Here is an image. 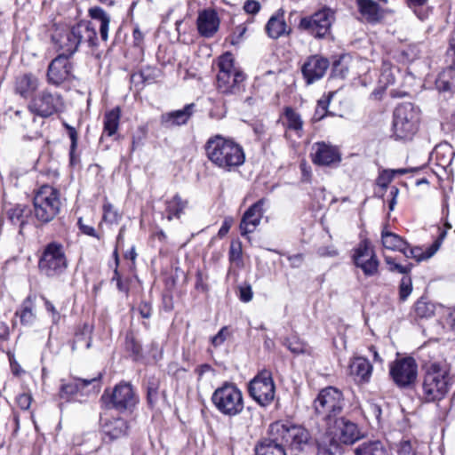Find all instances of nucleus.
<instances>
[{
	"mask_svg": "<svg viewBox=\"0 0 455 455\" xmlns=\"http://www.w3.org/2000/svg\"><path fill=\"white\" fill-rule=\"evenodd\" d=\"M420 399L424 403H436L443 400L452 385L450 365L445 362H429L424 366Z\"/></svg>",
	"mask_w": 455,
	"mask_h": 455,
	"instance_id": "obj_1",
	"label": "nucleus"
},
{
	"mask_svg": "<svg viewBox=\"0 0 455 455\" xmlns=\"http://www.w3.org/2000/svg\"><path fill=\"white\" fill-rule=\"evenodd\" d=\"M208 159L217 167L225 171L242 165L245 160L243 148L231 140L220 135L211 137L205 146Z\"/></svg>",
	"mask_w": 455,
	"mask_h": 455,
	"instance_id": "obj_2",
	"label": "nucleus"
},
{
	"mask_svg": "<svg viewBox=\"0 0 455 455\" xmlns=\"http://www.w3.org/2000/svg\"><path fill=\"white\" fill-rule=\"evenodd\" d=\"M363 436V435L355 422L340 417L327 424L326 433L320 436L316 442L319 450L331 454V449L337 448L339 443L353 444Z\"/></svg>",
	"mask_w": 455,
	"mask_h": 455,
	"instance_id": "obj_3",
	"label": "nucleus"
},
{
	"mask_svg": "<svg viewBox=\"0 0 455 455\" xmlns=\"http://www.w3.org/2000/svg\"><path fill=\"white\" fill-rule=\"evenodd\" d=\"M219 71L217 74V89L226 95L238 94L243 90L245 75L235 66V61L230 52L221 55L218 61Z\"/></svg>",
	"mask_w": 455,
	"mask_h": 455,
	"instance_id": "obj_4",
	"label": "nucleus"
},
{
	"mask_svg": "<svg viewBox=\"0 0 455 455\" xmlns=\"http://www.w3.org/2000/svg\"><path fill=\"white\" fill-rule=\"evenodd\" d=\"M34 216L41 224L53 220L60 212V194L55 188L44 185L35 193L33 198Z\"/></svg>",
	"mask_w": 455,
	"mask_h": 455,
	"instance_id": "obj_5",
	"label": "nucleus"
},
{
	"mask_svg": "<svg viewBox=\"0 0 455 455\" xmlns=\"http://www.w3.org/2000/svg\"><path fill=\"white\" fill-rule=\"evenodd\" d=\"M212 402L221 414L228 417L240 414L244 408L242 391L235 384L228 381L214 390Z\"/></svg>",
	"mask_w": 455,
	"mask_h": 455,
	"instance_id": "obj_6",
	"label": "nucleus"
},
{
	"mask_svg": "<svg viewBox=\"0 0 455 455\" xmlns=\"http://www.w3.org/2000/svg\"><path fill=\"white\" fill-rule=\"evenodd\" d=\"M344 397L340 390L333 387L322 389L314 400V408L318 415L323 416L326 425L332 422L344 408Z\"/></svg>",
	"mask_w": 455,
	"mask_h": 455,
	"instance_id": "obj_7",
	"label": "nucleus"
},
{
	"mask_svg": "<svg viewBox=\"0 0 455 455\" xmlns=\"http://www.w3.org/2000/svg\"><path fill=\"white\" fill-rule=\"evenodd\" d=\"M334 20L335 12L330 7L323 6L311 15L302 17L298 28L315 38L323 39L331 34Z\"/></svg>",
	"mask_w": 455,
	"mask_h": 455,
	"instance_id": "obj_8",
	"label": "nucleus"
},
{
	"mask_svg": "<svg viewBox=\"0 0 455 455\" xmlns=\"http://www.w3.org/2000/svg\"><path fill=\"white\" fill-rule=\"evenodd\" d=\"M32 216V210L27 204L6 203L3 206L0 226L3 229L18 230L24 236L25 227Z\"/></svg>",
	"mask_w": 455,
	"mask_h": 455,
	"instance_id": "obj_9",
	"label": "nucleus"
},
{
	"mask_svg": "<svg viewBox=\"0 0 455 455\" xmlns=\"http://www.w3.org/2000/svg\"><path fill=\"white\" fill-rule=\"evenodd\" d=\"M68 267L63 246L58 243L46 245L38 262L40 272L48 277L62 274Z\"/></svg>",
	"mask_w": 455,
	"mask_h": 455,
	"instance_id": "obj_10",
	"label": "nucleus"
},
{
	"mask_svg": "<svg viewBox=\"0 0 455 455\" xmlns=\"http://www.w3.org/2000/svg\"><path fill=\"white\" fill-rule=\"evenodd\" d=\"M271 432L279 436L283 447H289L291 455H299L309 440V433L299 426H285L278 423L271 425Z\"/></svg>",
	"mask_w": 455,
	"mask_h": 455,
	"instance_id": "obj_11",
	"label": "nucleus"
},
{
	"mask_svg": "<svg viewBox=\"0 0 455 455\" xmlns=\"http://www.w3.org/2000/svg\"><path fill=\"white\" fill-rule=\"evenodd\" d=\"M101 401L108 409H115L120 412L132 410L138 402V397L130 383L116 385L111 393L106 390Z\"/></svg>",
	"mask_w": 455,
	"mask_h": 455,
	"instance_id": "obj_12",
	"label": "nucleus"
},
{
	"mask_svg": "<svg viewBox=\"0 0 455 455\" xmlns=\"http://www.w3.org/2000/svg\"><path fill=\"white\" fill-rule=\"evenodd\" d=\"M248 391L259 405H268L274 400L275 393L271 373L268 371H260L250 381Z\"/></svg>",
	"mask_w": 455,
	"mask_h": 455,
	"instance_id": "obj_13",
	"label": "nucleus"
},
{
	"mask_svg": "<svg viewBox=\"0 0 455 455\" xmlns=\"http://www.w3.org/2000/svg\"><path fill=\"white\" fill-rule=\"evenodd\" d=\"M353 259L366 276H373L379 271V261L368 240L362 241L355 249Z\"/></svg>",
	"mask_w": 455,
	"mask_h": 455,
	"instance_id": "obj_14",
	"label": "nucleus"
},
{
	"mask_svg": "<svg viewBox=\"0 0 455 455\" xmlns=\"http://www.w3.org/2000/svg\"><path fill=\"white\" fill-rule=\"evenodd\" d=\"M418 375V365L412 357H405L395 361L390 365V376L399 387H407L412 384Z\"/></svg>",
	"mask_w": 455,
	"mask_h": 455,
	"instance_id": "obj_15",
	"label": "nucleus"
},
{
	"mask_svg": "<svg viewBox=\"0 0 455 455\" xmlns=\"http://www.w3.org/2000/svg\"><path fill=\"white\" fill-rule=\"evenodd\" d=\"M65 54H59L49 64L47 69L48 83L60 86L67 81L75 78L73 64Z\"/></svg>",
	"mask_w": 455,
	"mask_h": 455,
	"instance_id": "obj_16",
	"label": "nucleus"
},
{
	"mask_svg": "<svg viewBox=\"0 0 455 455\" xmlns=\"http://www.w3.org/2000/svg\"><path fill=\"white\" fill-rule=\"evenodd\" d=\"M52 41L55 47L62 52L60 54L71 57L79 46L75 25L71 28L66 26L55 27L52 34Z\"/></svg>",
	"mask_w": 455,
	"mask_h": 455,
	"instance_id": "obj_17",
	"label": "nucleus"
},
{
	"mask_svg": "<svg viewBox=\"0 0 455 455\" xmlns=\"http://www.w3.org/2000/svg\"><path fill=\"white\" fill-rule=\"evenodd\" d=\"M311 158L319 166H337L342 159L338 147L323 141L312 146Z\"/></svg>",
	"mask_w": 455,
	"mask_h": 455,
	"instance_id": "obj_18",
	"label": "nucleus"
},
{
	"mask_svg": "<svg viewBox=\"0 0 455 455\" xmlns=\"http://www.w3.org/2000/svg\"><path fill=\"white\" fill-rule=\"evenodd\" d=\"M330 67L328 59L321 55L309 56L301 67V73L307 84L322 79Z\"/></svg>",
	"mask_w": 455,
	"mask_h": 455,
	"instance_id": "obj_19",
	"label": "nucleus"
},
{
	"mask_svg": "<svg viewBox=\"0 0 455 455\" xmlns=\"http://www.w3.org/2000/svg\"><path fill=\"white\" fill-rule=\"evenodd\" d=\"M417 116H395L393 121V136L395 140H411L419 129Z\"/></svg>",
	"mask_w": 455,
	"mask_h": 455,
	"instance_id": "obj_20",
	"label": "nucleus"
},
{
	"mask_svg": "<svg viewBox=\"0 0 455 455\" xmlns=\"http://www.w3.org/2000/svg\"><path fill=\"white\" fill-rule=\"evenodd\" d=\"M36 110L34 114H60L63 111L64 102L58 93L43 92L34 102Z\"/></svg>",
	"mask_w": 455,
	"mask_h": 455,
	"instance_id": "obj_21",
	"label": "nucleus"
},
{
	"mask_svg": "<svg viewBox=\"0 0 455 455\" xmlns=\"http://www.w3.org/2000/svg\"><path fill=\"white\" fill-rule=\"evenodd\" d=\"M264 200L260 199L253 204L243 215L240 222V232L243 236L252 233L259 225L263 216Z\"/></svg>",
	"mask_w": 455,
	"mask_h": 455,
	"instance_id": "obj_22",
	"label": "nucleus"
},
{
	"mask_svg": "<svg viewBox=\"0 0 455 455\" xmlns=\"http://www.w3.org/2000/svg\"><path fill=\"white\" fill-rule=\"evenodd\" d=\"M196 24L201 36L204 37L212 36L220 26V20L216 11L213 9H204L200 12Z\"/></svg>",
	"mask_w": 455,
	"mask_h": 455,
	"instance_id": "obj_23",
	"label": "nucleus"
},
{
	"mask_svg": "<svg viewBox=\"0 0 455 455\" xmlns=\"http://www.w3.org/2000/svg\"><path fill=\"white\" fill-rule=\"evenodd\" d=\"M100 379L101 373H99L96 377L90 379H76L74 382L62 384L60 389V397L66 402H69L79 391L92 384H93V388L96 387L95 383H97V387H99V382Z\"/></svg>",
	"mask_w": 455,
	"mask_h": 455,
	"instance_id": "obj_24",
	"label": "nucleus"
},
{
	"mask_svg": "<svg viewBox=\"0 0 455 455\" xmlns=\"http://www.w3.org/2000/svg\"><path fill=\"white\" fill-rule=\"evenodd\" d=\"M265 30L267 36L273 39L291 34V29L284 20L283 10H278L275 14L270 17L266 24Z\"/></svg>",
	"mask_w": 455,
	"mask_h": 455,
	"instance_id": "obj_25",
	"label": "nucleus"
},
{
	"mask_svg": "<svg viewBox=\"0 0 455 455\" xmlns=\"http://www.w3.org/2000/svg\"><path fill=\"white\" fill-rule=\"evenodd\" d=\"M77 40L80 44H87L93 48L98 45V36L95 28L90 21H81L75 25Z\"/></svg>",
	"mask_w": 455,
	"mask_h": 455,
	"instance_id": "obj_26",
	"label": "nucleus"
},
{
	"mask_svg": "<svg viewBox=\"0 0 455 455\" xmlns=\"http://www.w3.org/2000/svg\"><path fill=\"white\" fill-rule=\"evenodd\" d=\"M356 5L359 12L369 23H378L383 18L381 8L374 0H356Z\"/></svg>",
	"mask_w": 455,
	"mask_h": 455,
	"instance_id": "obj_27",
	"label": "nucleus"
},
{
	"mask_svg": "<svg viewBox=\"0 0 455 455\" xmlns=\"http://www.w3.org/2000/svg\"><path fill=\"white\" fill-rule=\"evenodd\" d=\"M350 374L357 382H368L371 376L372 366L364 357H355L349 365Z\"/></svg>",
	"mask_w": 455,
	"mask_h": 455,
	"instance_id": "obj_28",
	"label": "nucleus"
},
{
	"mask_svg": "<svg viewBox=\"0 0 455 455\" xmlns=\"http://www.w3.org/2000/svg\"><path fill=\"white\" fill-rule=\"evenodd\" d=\"M88 15L92 20L100 22V36L104 42L108 39V30L110 24L109 14L100 6H92L88 10Z\"/></svg>",
	"mask_w": 455,
	"mask_h": 455,
	"instance_id": "obj_29",
	"label": "nucleus"
},
{
	"mask_svg": "<svg viewBox=\"0 0 455 455\" xmlns=\"http://www.w3.org/2000/svg\"><path fill=\"white\" fill-rule=\"evenodd\" d=\"M38 80L32 74H23L16 78L15 91L23 98L30 97L37 89Z\"/></svg>",
	"mask_w": 455,
	"mask_h": 455,
	"instance_id": "obj_30",
	"label": "nucleus"
},
{
	"mask_svg": "<svg viewBox=\"0 0 455 455\" xmlns=\"http://www.w3.org/2000/svg\"><path fill=\"white\" fill-rule=\"evenodd\" d=\"M127 422L121 418L112 419L106 421L102 426L104 435L109 441L124 436L127 433Z\"/></svg>",
	"mask_w": 455,
	"mask_h": 455,
	"instance_id": "obj_31",
	"label": "nucleus"
},
{
	"mask_svg": "<svg viewBox=\"0 0 455 455\" xmlns=\"http://www.w3.org/2000/svg\"><path fill=\"white\" fill-rule=\"evenodd\" d=\"M276 435L275 439H264L255 448L256 455H287L283 443Z\"/></svg>",
	"mask_w": 455,
	"mask_h": 455,
	"instance_id": "obj_32",
	"label": "nucleus"
},
{
	"mask_svg": "<svg viewBox=\"0 0 455 455\" xmlns=\"http://www.w3.org/2000/svg\"><path fill=\"white\" fill-rule=\"evenodd\" d=\"M446 231H442L438 238L426 250L423 251L420 247H411L410 253L411 259H415L417 261H421L431 258L440 248L443 240L446 236Z\"/></svg>",
	"mask_w": 455,
	"mask_h": 455,
	"instance_id": "obj_33",
	"label": "nucleus"
},
{
	"mask_svg": "<svg viewBox=\"0 0 455 455\" xmlns=\"http://www.w3.org/2000/svg\"><path fill=\"white\" fill-rule=\"evenodd\" d=\"M35 295H28L22 302L20 312L16 315L20 316V322L25 325H31L36 320L35 313Z\"/></svg>",
	"mask_w": 455,
	"mask_h": 455,
	"instance_id": "obj_34",
	"label": "nucleus"
},
{
	"mask_svg": "<svg viewBox=\"0 0 455 455\" xmlns=\"http://www.w3.org/2000/svg\"><path fill=\"white\" fill-rule=\"evenodd\" d=\"M188 202L183 200L181 196L176 194L172 199L166 201L167 220H172L173 218L180 219L185 209L188 207Z\"/></svg>",
	"mask_w": 455,
	"mask_h": 455,
	"instance_id": "obj_35",
	"label": "nucleus"
},
{
	"mask_svg": "<svg viewBox=\"0 0 455 455\" xmlns=\"http://www.w3.org/2000/svg\"><path fill=\"white\" fill-rule=\"evenodd\" d=\"M355 455H389L380 441H368L358 445L355 451Z\"/></svg>",
	"mask_w": 455,
	"mask_h": 455,
	"instance_id": "obj_36",
	"label": "nucleus"
},
{
	"mask_svg": "<svg viewBox=\"0 0 455 455\" xmlns=\"http://www.w3.org/2000/svg\"><path fill=\"white\" fill-rule=\"evenodd\" d=\"M381 238L382 244L386 249L392 251L403 250L405 241L399 235L391 232L383 231Z\"/></svg>",
	"mask_w": 455,
	"mask_h": 455,
	"instance_id": "obj_37",
	"label": "nucleus"
},
{
	"mask_svg": "<svg viewBox=\"0 0 455 455\" xmlns=\"http://www.w3.org/2000/svg\"><path fill=\"white\" fill-rule=\"evenodd\" d=\"M285 346L292 354L300 355L308 353L307 345L298 337L285 338L283 341Z\"/></svg>",
	"mask_w": 455,
	"mask_h": 455,
	"instance_id": "obj_38",
	"label": "nucleus"
},
{
	"mask_svg": "<svg viewBox=\"0 0 455 455\" xmlns=\"http://www.w3.org/2000/svg\"><path fill=\"white\" fill-rule=\"evenodd\" d=\"M337 92H330L328 94L323 95L316 104L315 114H335L333 109H330Z\"/></svg>",
	"mask_w": 455,
	"mask_h": 455,
	"instance_id": "obj_39",
	"label": "nucleus"
},
{
	"mask_svg": "<svg viewBox=\"0 0 455 455\" xmlns=\"http://www.w3.org/2000/svg\"><path fill=\"white\" fill-rule=\"evenodd\" d=\"M414 312L418 317L429 318L435 313V305L420 298L414 305Z\"/></svg>",
	"mask_w": 455,
	"mask_h": 455,
	"instance_id": "obj_40",
	"label": "nucleus"
},
{
	"mask_svg": "<svg viewBox=\"0 0 455 455\" xmlns=\"http://www.w3.org/2000/svg\"><path fill=\"white\" fill-rule=\"evenodd\" d=\"M63 125L68 130V136L71 140L70 150H69V161H70V164L74 165L78 162V159H79L78 156L76 155V150L77 148V141H78V135H77V132H76V130L75 129V127L69 125L66 122H63Z\"/></svg>",
	"mask_w": 455,
	"mask_h": 455,
	"instance_id": "obj_41",
	"label": "nucleus"
},
{
	"mask_svg": "<svg viewBox=\"0 0 455 455\" xmlns=\"http://www.w3.org/2000/svg\"><path fill=\"white\" fill-rule=\"evenodd\" d=\"M411 170L409 169H396V170H386L384 171L377 179V184L386 188L388 184L392 181L395 173L398 174H405L408 173Z\"/></svg>",
	"mask_w": 455,
	"mask_h": 455,
	"instance_id": "obj_42",
	"label": "nucleus"
},
{
	"mask_svg": "<svg viewBox=\"0 0 455 455\" xmlns=\"http://www.w3.org/2000/svg\"><path fill=\"white\" fill-rule=\"evenodd\" d=\"M121 214L118 212L116 209L114 208V206L106 202L103 204V220L114 224L118 223V221L121 220Z\"/></svg>",
	"mask_w": 455,
	"mask_h": 455,
	"instance_id": "obj_43",
	"label": "nucleus"
},
{
	"mask_svg": "<svg viewBox=\"0 0 455 455\" xmlns=\"http://www.w3.org/2000/svg\"><path fill=\"white\" fill-rule=\"evenodd\" d=\"M189 116H162V124L165 128H174L186 124Z\"/></svg>",
	"mask_w": 455,
	"mask_h": 455,
	"instance_id": "obj_44",
	"label": "nucleus"
},
{
	"mask_svg": "<svg viewBox=\"0 0 455 455\" xmlns=\"http://www.w3.org/2000/svg\"><path fill=\"white\" fill-rule=\"evenodd\" d=\"M125 347L126 349L132 354L134 360H138L141 357L142 347L132 334L126 335Z\"/></svg>",
	"mask_w": 455,
	"mask_h": 455,
	"instance_id": "obj_45",
	"label": "nucleus"
},
{
	"mask_svg": "<svg viewBox=\"0 0 455 455\" xmlns=\"http://www.w3.org/2000/svg\"><path fill=\"white\" fill-rule=\"evenodd\" d=\"M412 291V281L409 275H403L399 284V299L405 301Z\"/></svg>",
	"mask_w": 455,
	"mask_h": 455,
	"instance_id": "obj_46",
	"label": "nucleus"
},
{
	"mask_svg": "<svg viewBox=\"0 0 455 455\" xmlns=\"http://www.w3.org/2000/svg\"><path fill=\"white\" fill-rule=\"evenodd\" d=\"M385 262L387 263V265H388L390 271L398 272L400 274H403L404 275H408L412 268L411 263H408L406 265H401L399 263H396L395 261V259H393L392 257H388V256L385 257Z\"/></svg>",
	"mask_w": 455,
	"mask_h": 455,
	"instance_id": "obj_47",
	"label": "nucleus"
},
{
	"mask_svg": "<svg viewBox=\"0 0 455 455\" xmlns=\"http://www.w3.org/2000/svg\"><path fill=\"white\" fill-rule=\"evenodd\" d=\"M348 73V68L344 63V58L336 60L331 68V76L338 78H345Z\"/></svg>",
	"mask_w": 455,
	"mask_h": 455,
	"instance_id": "obj_48",
	"label": "nucleus"
},
{
	"mask_svg": "<svg viewBox=\"0 0 455 455\" xmlns=\"http://www.w3.org/2000/svg\"><path fill=\"white\" fill-rule=\"evenodd\" d=\"M119 123V116H106L104 121V133L111 137L116 133Z\"/></svg>",
	"mask_w": 455,
	"mask_h": 455,
	"instance_id": "obj_49",
	"label": "nucleus"
},
{
	"mask_svg": "<svg viewBox=\"0 0 455 455\" xmlns=\"http://www.w3.org/2000/svg\"><path fill=\"white\" fill-rule=\"evenodd\" d=\"M283 125L289 130L299 132L302 130L303 122L299 116H285V120L283 121Z\"/></svg>",
	"mask_w": 455,
	"mask_h": 455,
	"instance_id": "obj_50",
	"label": "nucleus"
},
{
	"mask_svg": "<svg viewBox=\"0 0 455 455\" xmlns=\"http://www.w3.org/2000/svg\"><path fill=\"white\" fill-rule=\"evenodd\" d=\"M140 71L143 74L144 81L147 84H154L160 73L158 68L150 66L141 68Z\"/></svg>",
	"mask_w": 455,
	"mask_h": 455,
	"instance_id": "obj_51",
	"label": "nucleus"
},
{
	"mask_svg": "<svg viewBox=\"0 0 455 455\" xmlns=\"http://www.w3.org/2000/svg\"><path fill=\"white\" fill-rule=\"evenodd\" d=\"M417 111H419L418 107H416L412 102L411 101H402L399 103L394 111L393 114H409V113H415Z\"/></svg>",
	"mask_w": 455,
	"mask_h": 455,
	"instance_id": "obj_52",
	"label": "nucleus"
},
{
	"mask_svg": "<svg viewBox=\"0 0 455 455\" xmlns=\"http://www.w3.org/2000/svg\"><path fill=\"white\" fill-rule=\"evenodd\" d=\"M158 387H158L157 381L148 382L147 390H148V401L150 404H153L157 399Z\"/></svg>",
	"mask_w": 455,
	"mask_h": 455,
	"instance_id": "obj_53",
	"label": "nucleus"
},
{
	"mask_svg": "<svg viewBox=\"0 0 455 455\" xmlns=\"http://www.w3.org/2000/svg\"><path fill=\"white\" fill-rule=\"evenodd\" d=\"M131 84L137 91L141 90L145 85H147L144 81L143 74L140 70L132 74Z\"/></svg>",
	"mask_w": 455,
	"mask_h": 455,
	"instance_id": "obj_54",
	"label": "nucleus"
},
{
	"mask_svg": "<svg viewBox=\"0 0 455 455\" xmlns=\"http://www.w3.org/2000/svg\"><path fill=\"white\" fill-rule=\"evenodd\" d=\"M397 452L398 455H416L414 447L408 440L400 443Z\"/></svg>",
	"mask_w": 455,
	"mask_h": 455,
	"instance_id": "obj_55",
	"label": "nucleus"
},
{
	"mask_svg": "<svg viewBox=\"0 0 455 455\" xmlns=\"http://www.w3.org/2000/svg\"><path fill=\"white\" fill-rule=\"evenodd\" d=\"M229 260L231 262H236L237 264L242 262V248L240 244H231L229 250Z\"/></svg>",
	"mask_w": 455,
	"mask_h": 455,
	"instance_id": "obj_56",
	"label": "nucleus"
},
{
	"mask_svg": "<svg viewBox=\"0 0 455 455\" xmlns=\"http://www.w3.org/2000/svg\"><path fill=\"white\" fill-rule=\"evenodd\" d=\"M228 331L227 327H223L220 331L212 338V344L214 347H219L227 339Z\"/></svg>",
	"mask_w": 455,
	"mask_h": 455,
	"instance_id": "obj_57",
	"label": "nucleus"
},
{
	"mask_svg": "<svg viewBox=\"0 0 455 455\" xmlns=\"http://www.w3.org/2000/svg\"><path fill=\"white\" fill-rule=\"evenodd\" d=\"M239 292V298L243 302H249L252 299L253 292L250 284L241 286Z\"/></svg>",
	"mask_w": 455,
	"mask_h": 455,
	"instance_id": "obj_58",
	"label": "nucleus"
},
{
	"mask_svg": "<svg viewBox=\"0 0 455 455\" xmlns=\"http://www.w3.org/2000/svg\"><path fill=\"white\" fill-rule=\"evenodd\" d=\"M243 10L250 14H255L260 10V4L256 0H247L243 4Z\"/></svg>",
	"mask_w": 455,
	"mask_h": 455,
	"instance_id": "obj_59",
	"label": "nucleus"
},
{
	"mask_svg": "<svg viewBox=\"0 0 455 455\" xmlns=\"http://www.w3.org/2000/svg\"><path fill=\"white\" fill-rule=\"evenodd\" d=\"M32 397L28 394H20L17 397V403L22 410H28L31 404Z\"/></svg>",
	"mask_w": 455,
	"mask_h": 455,
	"instance_id": "obj_60",
	"label": "nucleus"
},
{
	"mask_svg": "<svg viewBox=\"0 0 455 455\" xmlns=\"http://www.w3.org/2000/svg\"><path fill=\"white\" fill-rule=\"evenodd\" d=\"M78 225H79V228L81 229V231L87 235H90V236H92V237H96L98 239H100V235L96 233L95 229L91 227V226H88V225H85L82 222V220L79 219L78 220Z\"/></svg>",
	"mask_w": 455,
	"mask_h": 455,
	"instance_id": "obj_61",
	"label": "nucleus"
},
{
	"mask_svg": "<svg viewBox=\"0 0 455 455\" xmlns=\"http://www.w3.org/2000/svg\"><path fill=\"white\" fill-rule=\"evenodd\" d=\"M435 87L439 92H449L451 89V84L449 81L439 76L435 81Z\"/></svg>",
	"mask_w": 455,
	"mask_h": 455,
	"instance_id": "obj_62",
	"label": "nucleus"
},
{
	"mask_svg": "<svg viewBox=\"0 0 455 455\" xmlns=\"http://www.w3.org/2000/svg\"><path fill=\"white\" fill-rule=\"evenodd\" d=\"M138 311L143 318H149L151 316V306L148 302L142 301L139 305Z\"/></svg>",
	"mask_w": 455,
	"mask_h": 455,
	"instance_id": "obj_63",
	"label": "nucleus"
},
{
	"mask_svg": "<svg viewBox=\"0 0 455 455\" xmlns=\"http://www.w3.org/2000/svg\"><path fill=\"white\" fill-rule=\"evenodd\" d=\"M232 224H233V219L232 218H226L224 220L223 223H222V226L220 227V228L219 230L218 235L220 237L225 236L228 233Z\"/></svg>",
	"mask_w": 455,
	"mask_h": 455,
	"instance_id": "obj_64",
	"label": "nucleus"
}]
</instances>
